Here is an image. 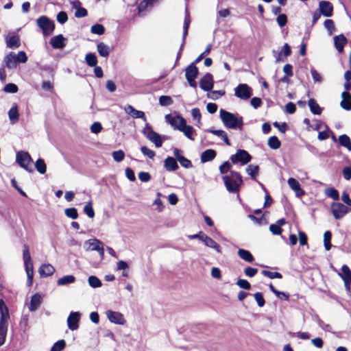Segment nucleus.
Instances as JSON below:
<instances>
[{
    "label": "nucleus",
    "instance_id": "30",
    "mask_svg": "<svg viewBox=\"0 0 351 351\" xmlns=\"http://www.w3.org/2000/svg\"><path fill=\"white\" fill-rule=\"evenodd\" d=\"M203 242L204 244L212 249H214L217 253H221V247L219 244H217L213 239L206 235L205 237H203Z\"/></svg>",
    "mask_w": 351,
    "mask_h": 351
},
{
    "label": "nucleus",
    "instance_id": "20",
    "mask_svg": "<svg viewBox=\"0 0 351 351\" xmlns=\"http://www.w3.org/2000/svg\"><path fill=\"white\" fill-rule=\"evenodd\" d=\"M55 272V268L49 263L43 264L38 269V273L41 277H48Z\"/></svg>",
    "mask_w": 351,
    "mask_h": 351
},
{
    "label": "nucleus",
    "instance_id": "31",
    "mask_svg": "<svg viewBox=\"0 0 351 351\" xmlns=\"http://www.w3.org/2000/svg\"><path fill=\"white\" fill-rule=\"evenodd\" d=\"M346 285L351 284V271L347 265H343L341 268V272L339 274Z\"/></svg>",
    "mask_w": 351,
    "mask_h": 351
},
{
    "label": "nucleus",
    "instance_id": "61",
    "mask_svg": "<svg viewBox=\"0 0 351 351\" xmlns=\"http://www.w3.org/2000/svg\"><path fill=\"white\" fill-rule=\"evenodd\" d=\"M128 265L125 261H120L117 263V269L119 270H123V276H126L127 272L125 270L128 269Z\"/></svg>",
    "mask_w": 351,
    "mask_h": 351
},
{
    "label": "nucleus",
    "instance_id": "33",
    "mask_svg": "<svg viewBox=\"0 0 351 351\" xmlns=\"http://www.w3.org/2000/svg\"><path fill=\"white\" fill-rule=\"evenodd\" d=\"M208 132L219 137H221L223 138L226 145H230L228 135L225 131L222 130H208Z\"/></svg>",
    "mask_w": 351,
    "mask_h": 351
},
{
    "label": "nucleus",
    "instance_id": "16",
    "mask_svg": "<svg viewBox=\"0 0 351 351\" xmlns=\"http://www.w3.org/2000/svg\"><path fill=\"white\" fill-rule=\"evenodd\" d=\"M125 113L130 114L134 119H141L144 121H146V117L144 112L136 110L131 105H127L124 108Z\"/></svg>",
    "mask_w": 351,
    "mask_h": 351
},
{
    "label": "nucleus",
    "instance_id": "17",
    "mask_svg": "<svg viewBox=\"0 0 351 351\" xmlns=\"http://www.w3.org/2000/svg\"><path fill=\"white\" fill-rule=\"evenodd\" d=\"M200 88L205 90L209 91L213 87V79L210 73H206L203 76L199 82Z\"/></svg>",
    "mask_w": 351,
    "mask_h": 351
},
{
    "label": "nucleus",
    "instance_id": "35",
    "mask_svg": "<svg viewBox=\"0 0 351 351\" xmlns=\"http://www.w3.org/2000/svg\"><path fill=\"white\" fill-rule=\"evenodd\" d=\"M99 54L102 57H107L110 53L109 47L104 43H99L97 45Z\"/></svg>",
    "mask_w": 351,
    "mask_h": 351
},
{
    "label": "nucleus",
    "instance_id": "54",
    "mask_svg": "<svg viewBox=\"0 0 351 351\" xmlns=\"http://www.w3.org/2000/svg\"><path fill=\"white\" fill-rule=\"evenodd\" d=\"M326 194L328 197L332 198L334 200H338L339 198V195L338 191L333 188H330V189H326Z\"/></svg>",
    "mask_w": 351,
    "mask_h": 351
},
{
    "label": "nucleus",
    "instance_id": "14",
    "mask_svg": "<svg viewBox=\"0 0 351 351\" xmlns=\"http://www.w3.org/2000/svg\"><path fill=\"white\" fill-rule=\"evenodd\" d=\"M80 313L79 312H71L67 318L68 328L71 330H75L79 328Z\"/></svg>",
    "mask_w": 351,
    "mask_h": 351
},
{
    "label": "nucleus",
    "instance_id": "43",
    "mask_svg": "<svg viewBox=\"0 0 351 351\" xmlns=\"http://www.w3.org/2000/svg\"><path fill=\"white\" fill-rule=\"evenodd\" d=\"M35 167H36L37 171L40 173L44 174L46 172V169H47L46 165L45 163V161L43 159H41V158L38 159L36 161Z\"/></svg>",
    "mask_w": 351,
    "mask_h": 351
},
{
    "label": "nucleus",
    "instance_id": "23",
    "mask_svg": "<svg viewBox=\"0 0 351 351\" xmlns=\"http://www.w3.org/2000/svg\"><path fill=\"white\" fill-rule=\"evenodd\" d=\"M347 41V38L343 34L334 37L335 47L339 53L343 51V47L346 45Z\"/></svg>",
    "mask_w": 351,
    "mask_h": 351
},
{
    "label": "nucleus",
    "instance_id": "34",
    "mask_svg": "<svg viewBox=\"0 0 351 351\" xmlns=\"http://www.w3.org/2000/svg\"><path fill=\"white\" fill-rule=\"evenodd\" d=\"M238 255L241 259H243V261H245L248 263H251L254 261L253 256L247 250H245L243 249H239L238 250Z\"/></svg>",
    "mask_w": 351,
    "mask_h": 351
},
{
    "label": "nucleus",
    "instance_id": "29",
    "mask_svg": "<svg viewBox=\"0 0 351 351\" xmlns=\"http://www.w3.org/2000/svg\"><path fill=\"white\" fill-rule=\"evenodd\" d=\"M165 168L169 171H173L178 169L176 160L172 157H167L164 161Z\"/></svg>",
    "mask_w": 351,
    "mask_h": 351
},
{
    "label": "nucleus",
    "instance_id": "40",
    "mask_svg": "<svg viewBox=\"0 0 351 351\" xmlns=\"http://www.w3.org/2000/svg\"><path fill=\"white\" fill-rule=\"evenodd\" d=\"M191 116H192L193 119L196 121V122H197L196 125L198 128H200V126L202 125V121H201L202 115H201L199 110L197 108H193L191 110Z\"/></svg>",
    "mask_w": 351,
    "mask_h": 351
},
{
    "label": "nucleus",
    "instance_id": "11",
    "mask_svg": "<svg viewBox=\"0 0 351 351\" xmlns=\"http://www.w3.org/2000/svg\"><path fill=\"white\" fill-rule=\"evenodd\" d=\"M251 156L243 149H239L234 155L230 158L233 163L241 162L242 165H245L251 160Z\"/></svg>",
    "mask_w": 351,
    "mask_h": 351
},
{
    "label": "nucleus",
    "instance_id": "50",
    "mask_svg": "<svg viewBox=\"0 0 351 351\" xmlns=\"http://www.w3.org/2000/svg\"><path fill=\"white\" fill-rule=\"evenodd\" d=\"M65 215L66 217L71 218L73 219H75L78 217L77 210L75 208H69L65 209Z\"/></svg>",
    "mask_w": 351,
    "mask_h": 351
},
{
    "label": "nucleus",
    "instance_id": "37",
    "mask_svg": "<svg viewBox=\"0 0 351 351\" xmlns=\"http://www.w3.org/2000/svg\"><path fill=\"white\" fill-rule=\"evenodd\" d=\"M85 61L89 66H95L98 62L97 56L92 53L86 55Z\"/></svg>",
    "mask_w": 351,
    "mask_h": 351
},
{
    "label": "nucleus",
    "instance_id": "42",
    "mask_svg": "<svg viewBox=\"0 0 351 351\" xmlns=\"http://www.w3.org/2000/svg\"><path fill=\"white\" fill-rule=\"evenodd\" d=\"M75 282V277L72 275H68L60 278L58 280V285H64L66 284H71Z\"/></svg>",
    "mask_w": 351,
    "mask_h": 351
},
{
    "label": "nucleus",
    "instance_id": "41",
    "mask_svg": "<svg viewBox=\"0 0 351 351\" xmlns=\"http://www.w3.org/2000/svg\"><path fill=\"white\" fill-rule=\"evenodd\" d=\"M280 141L276 136H271L268 139V145L273 149H277L280 147Z\"/></svg>",
    "mask_w": 351,
    "mask_h": 351
},
{
    "label": "nucleus",
    "instance_id": "18",
    "mask_svg": "<svg viewBox=\"0 0 351 351\" xmlns=\"http://www.w3.org/2000/svg\"><path fill=\"white\" fill-rule=\"evenodd\" d=\"M320 13L326 17L331 16L332 14V5L326 1H322L319 3Z\"/></svg>",
    "mask_w": 351,
    "mask_h": 351
},
{
    "label": "nucleus",
    "instance_id": "5",
    "mask_svg": "<svg viewBox=\"0 0 351 351\" xmlns=\"http://www.w3.org/2000/svg\"><path fill=\"white\" fill-rule=\"evenodd\" d=\"M143 135L156 147H160L162 145L163 141L161 136L154 132L149 123H145V127L142 130Z\"/></svg>",
    "mask_w": 351,
    "mask_h": 351
},
{
    "label": "nucleus",
    "instance_id": "9",
    "mask_svg": "<svg viewBox=\"0 0 351 351\" xmlns=\"http://www.w3.org/2000/svg\"><path fill=\"white\" fill-rule=\"evenodd\" d=\"M332 213L336 219L343 217L350 210L345 205L339 202H334L331 204Z\"/></svg>",
    "mask_w": 351,
    "mask_h": 351
},
{
    "label": "nucleus",
    "instance_id": "44",
    "mask_svg": "<svg viewBox=\"0 0 351 351\" xmlns=\"http://www.w3.org/2000/svg\"><path fill=\"white\" fill-rule=\"evenodd\" d=\"M225 93H226V92L223 90H213V91H210V92L208 93L207 97L209 99L216 100V99H219L220 97L224 95Z\"/></svg>",
    "mask_w": 351,
    "mask_h": 351
},
{
    "label": "nucleus",
    "instance_id": "52",
    "mask_svg": "<svg viewBox=\"0 0 351 351\" xmlns=\"http://www.w3.org/2000/svg\"><path fill=\"white\" fill-rule=\"evenodd\" d=\"M270 289H271V291L276 293V296L281 299V300H288L289 298V294L287 293H285V292H281V291H278L277 290L275 289V287H269Z\"/></svg>",
    "mask_w": 351,
    "mask_h": 351
},
{
    "label": "nucleus",
    "instance_id": "28",
    "mask_svg": "<svg viewBox=\"0 0 351 351\" xmlns=\"http://www.w3.org/2000/svg\"><path fill=\"white\" fill-rule=\"evenodd\" d=\"M8 117L12 124L16 123L19 120V114L16 104H13L8 111Z\"/></svg>",
    "mask_w": 351,
    "mask_h": 351
},
{
    "label": "nucleus",
    "instance_id": "25",
    "mask_svg": "<svg viewBox=\"0 0 351 351\" xmlns=\"http://www.w3.org/2000/svg\"><path fill=\"white\" fill-rule=\"evenodd\" d=\"M4 62L8 69H15L17 66L18 62L15 57V53L13 52H10L5 56Z\"/></svg>",
    "mask_w": 351,
    "mask_h": 351
},
{
    "label": "nucleus",
    "instance_id": "8",
    "mask_svg": "<svg viewBox=\"0 0 351 351\" xmlns=\"http://www.w3.org/2000/svg\"><path fill=\"white\" fill-rule=\"evenodd\" d=\"M234 95L241 99L247 100L252 95V89L246 84H240L234 88Z\"/></svg>",
    "mask_w": 351,
    "mask_h": 351
},
{
    "label": "nucleus",
    "instance_id": "22",
    "mask_svg": "<svg viewBox=\"0 0 351 351\" xmlns=\"http://www.w3.org/2000/svg\"><path fill=\"white\" fill-rule=\"evenodd\" d=\"M66 38L62 35L59 34L51 38L50 44L54 49H62L65 46Z\"/></svg>",
    "mask_w": 351,
    "mask_h": 351
},
{
    "label": "nucleus",
    "instance_id": "64",
    "mask_svg": "<svg viewBox=\"0 0 351 351\" xmlns=\"http://www.w3.org/2000/svg\"><path fill=\"white\" fill-rule=\"evenodd\" d=\"M311 73L315 82L321 83L322 82V77L316 70L311 69Z\"/></svg>",
    "mask_w": 351,
    "mask_h": 351
},
{
    "label": "nucleus",
    "instance_id": "32",
    "mask_svg": "<svg viewBox=\"0 0 351 351\" xmlns=\"http://www.w3.org/2000/svg\"><path fill=\"white\" fill-rule=\"evenodd\" d=\"M216 156V152L213 149H207L202 152L201 155V161L206 162L213 160Z\"/></svg>",
    "mask_w": 351,
    "mask_h": 351
},
{
    "label": "nucleus",
    "instance_id": "13",
    "mask_svg": "<svg viewBox=\"0 0 351 351\" xmlns=\"http://www.w3.org/2000/svg\"><path fill=\"white\" fill-rule=\"evenodd\" d=\"M106 316L110 322L116 324L123 325L125 322L123 314L119 312L108 310L106 312Z\"/></svg>",
    "mask_w": 351,
    "mask_h": 351
},
{
    "label": "nucleus",
    "instance_id": "56",
    "mask_svg": "<svg viewBox=\"0 0 351 351\" xmlns=\"http://www.w3.org/2000/svg\"><path fill=\"white\" fill-rule=\"evenodd\" d=\"M15 57L17 62L25 63L27 61V56L23 51H19L16 54L15 53Z\"/></svg>",
    "mask_w": 351,
    "mask_h": 351
},
{
    "label": "nucleus",
    "instance_id": "12",
    "mask_svg": "<svg viewBox=\"0 0 351 351\" xmlns=\"http://www.w3.org/2000/svg\"><path fill=\"white\" fill-rule=\"evenodd\" d=\"M165 120L174 128L180 130L184 124L186 123V120L181 116L177 115L172 117L170 114L165 116Z\"/></svg>",
    "mask_w": 351,
    "mask_h": 351
},
{
    "label": "nucleus",
    "instance_id": "45",
    "mask_svg": "<svg viewBox=\"0 0 351 351\" xmlns=\"http://www.w3.org/2000/svg\"><path fill=\"white\" fill-rule=\"evenodd\" d=\"M332 234L330 231H326L324 234V244L325 249L328 251L331 248L330 240Z\"/></svg>",
    "mask_w": 351,
    "mask_h": 351
},
{
    "label": "nucleus",
    "instance_id": "46",
    "mask_svg": "<svg viewBox=\"0 0 351 351\" xmlns=\"http://www.w3.org/2000/svg\"><path fill=\"white\" fill-rule=\"evenodd\" d=\"M246 171L249 176H250L253 179H255L256 176L258 172V166L250 165L247 167Z\"/></svg>",
    "mask_w": 351,
    "mask_h": 351
},
{
    "label": "nucleus",
    "instance_id": "57",
    "mask_svg": "<svg viewBox=\"0 0 351 351\" xmlns=\"http://www.w3.org/2000/svg\"><path fill=\"white\" fill-rule=\"evenodd\" d=\"M3 90L8 93H16L18 91V87L16 84L10 83L4 86Z\"/></svg>",
    "mask_w": 351,
    "mask_h": 351
},
{
    "label": "nucleus",
    "instance_id": "26",
    "mask_svg": "<svg viewBox=\"0 0 351 351\" xmlns=\"http://www.w3.org/2000/svg\"><path fill=\"white\" fill-rule=\"evenodd\" d=\"M180 132H182L184 135L189 140L194 141V134H195V130L189 125H187L186 123L184 124V125L180 128Z\"/></svg>",
    "mask_w": 351,
    "mask_h": 351
},
{
    "label": "nucleus",
    "instance_id": "7",
    "mask_svg": "<svg viewBox=\"0 0 351 351\" xmlns=\"http://www.w3.org/2000/svg\"><path fill=\"white\" fill-rule=\"evenodd\" d=\"M36 22L45 36H49L53 32L55 28L54 23L47 16H43L39 17Z\"/></svg>",
    "mask_w": 351,
    "mask_h": 351
},
{
    "label": "nucleus",
    "instance_id": "48",
    "mask_svg": "<svg viewBox=\"0 0 351 351\" xmlns=\"http://www.w3.org/2000/svg\"><path fill=\"white\" fill-rule=\"evenodd\" d=\"M66 346V342L64 339H61L56 342L51 348V351H61Z\"/></svg>",
    "mask_w": 351,
    "mask_h": 351
},
{
    "label": "nucleus",
    "instance_id": "55",
    "mask_svg": "<svg viewBox=\"0 0 351 351\" xmlns=\"http://www.w3.org/2000/svg\"><path fill=\"white\" fill-rule=\"evenodd\" d=\"M113 159L117 162H121L124 159L125 154L122 150L114 151L112 154Z\"/></svg>",
    "mask_w": 351,
    "mask_h": 351
},
{
    "label": "nucleus",
    "instance_id": "36",
    "mask_svg": "<svg viewBox=\"0 0 351 351\" xmlns=\"http://www.w3.org/2000/svg\"><path fill=\"white\" fill-rule=\"evenodd\" d=\"M339 143L348 151H351V141L348 136L342 134L339 137Z\"/></svg>",
    "mask_w": 351,
    "mask_h": 351
},
{
    "label": "nucleus",
    "instance_id": "39",
    "mask_svg": "<svg viewBox=\"0 0 351 351\" xmlns=\"http://www.w3.org/2000/svg\"><path fill=\"white\" fill-rule=\"evenodd\" d=\"M84 212L90 219H93L95 217V211L93 208L92 201H89L86 204L84 207Z\"/></svg>",
    "mask_w": 351,
    "mask_h": 351
},
{
    "label": "nucleus",
    "instance_id": "10",
    "mask_svg": "<svg viewBox=\"0 0 351 351\" xmlns=\"http://www.w3.org/2000/svg\"><path fill=\"white\" fill-rule=\"evenodd\" d=\"M198 75L197 67L195 65V63L191 64L185 71L186 78L189 85L193 88L196 87L197 83L195 79Z\"/></svg>",
    "mask_w": 351,
    "mask_h": 351
},
{
    "label": "nucleus",
    "instance_id": "51",
    "mask_svg": "<svg viewBox=\"0 0 351 351\" xmlns=\"http://www.w3.org/2000/svg\"><path fill=\"white\" fill-rule=\"evenodd\" d=\"M141 151L143 155L147 156L149 159H154L155 157V152L146 146L141 147Z\"/></svg>",
    "mask_w": 351,
    "mask_h": 351
},
{
    "label": "nucleus",
    "instance_id": "63",
    "mask_svg": "<svg viewBox=\"0 0 351 351\" xmlns=\"http://www.w3.org/2000/svg\"><path fill=\"white\" fill-rule=\"evenodd\" d=\"M269 230L275 235H280L282 233V228L276 223L270 225Z\"/></svg>",
    "mask_w": 351,
    "mask_h": 351
},
{
    "label": "nucleus",
    "instance_id": "24",
    "mask_svg": "<svg viewBox=\"0 0 351 351\" xmlns=\"http://www.w3.org/2000/svg\"><path fill=\"white\" fill-rule=\"evenodd\" d=\"M342 100L340 102V106L342 108L346 110H351V95L347 92L344 91L341 93Z\"/></svg>",
    "mask_w": 351,
    "mask_h": 351
},
{
    "label": "nucleus",
    "instance_id": "21",
    "mask_svg": "<svg viewBox=\"0 0 351 351\" xmlns=\"http://www.w3.org/2000/svg\"><path fill=\"white\" fill-rule=\"evenodd\" d=\"M102 245V243L97 239H90L86 241L84 243V248L86 251H97V249Z\"/></svg>",
    "mask_w": 351,
    "mask_h": 351
},
{
    "label": "nucleus",
    "instance_id": "27",
    "mask_svg": "<svg viewBox=\"0 0 351 351\" xmlns=\"http://www.w3.org/2000/svg\"><path fill=\"white\" fill-rule=\"evenodd\" d=\"M42 301V298L40 294L35 293L32 296L30 304L29 306V309L31 311H36L40 305Z\"/></svg>",
    "mask_w": 351,
    "mask_h": 351
},
{
    "label": "nucleus",
    "instance_id": "4",
    "mask_svg": "<svg viewBox=\"0 0 351 351\" xmlns=\"http://www.w3.org/2000/svg\"><path fill=\"white\" fill-rule=\"evenodd\" d=\"M23 259L27 277V284L31 285L32 283V278L34 274V265L29 253V247L27 245H23Z\"/></svg>",
    "mask_w": 351,
    "mask_h": 351
},
{
    "label": "nucleus",
    "instance_id": "15",
    "mask_svg": "<svg viewBox=\"0 0 351 351\" xmlns=\"http://www.w3.org/2000/svg\"><path fill=\"white\" fill-rule=\"evenodd\" d=\"M6 46L10 49H16L20 47V38L16 34H9L5 37Z\"/></svg>",
    "mask_w": 351,
    "mask_h": 351
},
{
    "label": "nucleus",
    "instance_id": "53",
    "mask_svg": "<svg viewBox=\"0 0 351 351\" xmlns=\"http://www.w3.org/2000/svg\"><path fill=\"white\" fill-rule=\"evenodd\" d=\"M90 31L93 34L101 35L104 33V27L102 25L96 24L91 27Z\"/></svg>",
    "mask_w": 351,
    "mask_h": 351
},
{
    "label": "nucleus",
    "instance_id": "1",
    "mask_svg": "<svg viewBox=\"0 0 351 351\" xmlns=\"http://www.w3.org/2000/svg\"><path fill=\"white\" fill-rule=\"evenodd\" d=\"M220 119L224 126L229 129L242 130L243 125V117L238 114H233L223 109L219 111Z\"/></svg>",
    "mask_w": 351,
    "mask_h": 351
},
{
    "label": "nucleus",
    "instance_id": "19",
    "mask_svg": "<svg viewBox=\"0 0 351 351\" xmlns=\"http://www.w3.org/2000/svg\"><path fill=\"white\" fill-rule=\"evenodd\" d=\"M287 182L297 197H301L304 194V190L300 187V183L295 179L290 178L288 179Z\"/></svg>",
    "mask_w": 351,
    "mask_h": 351
},
{
    "label": "nucleus",
    "instance_id": "59",
    "mask_svg": "<svg viewBox=\"0 0 351 351\" xmlns=\"http://www.w3.org/2000/svg\"><path fill=\"white\" fill-rule=\"evenodd\" d=\"M324 27H326V29L329 32V34L331 35L333 32L335 31V25H334V23L332 20L330 19H327L325 22H324Z\"/></svg>",
    "mask_w": 351,
    "mask_h": 351
},
{
    "label": "nucleus",
    "instance_id": "60",
    "mask_svg": "<svg viewBox=\"0 0 351 351\" xmlns=\"http://www.w3.org/2000/svg\"><path fill=\"white\" fill-rule=\"evenodd\" d=\"M157 195H158V197L156 198L155 200L154 201V204L156 206V210H158V212H161L164 207L163 203L160 198V193H158Z\"/></svg>",
    "mask_w": 351,
    "mask_h": 351
},
{
    "label": "nucleus",
    "instance_id": "3",
    "mask_svg": "<svg viewBox=\"0 0 351 351\" xmlns=\"http://www.w3.org/2000/svg\"><path fill=\"white\" fill-rule=\"evenodd\" d=\"M223 180L226 189L231 193L238 192L243 182L241 175L234 171H231L230 175L223 176Z\"/></svg>",
    "mask_w": 351,
    "mask_h": 351
},
{
    "label": "nucleus",
    "instance_id": "47",
    "mask_svg": "<svg viewBox=\"0 0 351 351\" xmlns=\"http://www.w3.org/2000/svg\"><path fill=\"white\" fill-rule=\"evenodd\" d=\"M190 22H191V21H190L189 14L188 11H186V16L184 18V27H183V39L184 40L188 34V29H189V27L190 25Z\"/></svg>",
    "mask_w": 351,
    "mask_h": 351
},
{
    "label": "nucleus",
    "instance_id": "62",
    "mask_svg": "<svg viewBox=\"0 0 351 351\" xmlns=\"http://www.w3.org/2000/svg\"><path fill=\"white\" fill-rule=\"evenodd\" d=\"M102 130L101 124L99 122H94L90 126V131L94 134L99 133Z\"/></svg>",
    "mask_w": 351,
    "mask_h": 351
},
{
    "label": "nucleus",
    "instance_id": "2",
    "mask_svg": "<svg viewBox=\"0 0 351 351\" xmlns=\"http://www.w3.org/2000/svg\"><path fill=\"white\" fill-rule=\"evenodd\" d=\"M0 346H1L5 341L10 319L8 308L2 299H0Z\"/></svg>",
    "mask_w": 351,
    "mask_h": 351
},
{
    "label": "nucleus",
    "instance_id": "38",
    "mask_svg": "<svg viewBox=\"0 0 351 351\" xmlns=\"http://www.w3.org/2000/svg\"><path fill=\"white\" fill-rule=\"evenodd\" d=\"M308 106L311 111L315 114H319L322 112V109L317 102L313 99H311L308 101Z\"/></svg>",
    "mask_w": 351,
    "mask_h": 351
},
{
    "label": "nucleus",
    "instance_id": "49",
    "mask_svg": "<svg viewBox=\"0 0 351 351\" xmlns=\"http://www.w3.org/2000/svg\"><path fill=\"white\" fill-rule=\"evenodd\" d=\"M159 104L162 106H167L173 104V100L169 96L162 95L159 98Z\"/></svg>",
    "mask_w": 351,
    "mask_h": 351
},
{
    "label": "nucleus",
    "instance_id": "6",
    "mask_svg": "<svg viewBox=\"0 0 351 351\" xmlns=\"http://www.w3.org/2000/svg\"><path fill=\"white\" fill-rule=\"evenodd\" d=\"M16 160L23 169L29 172L32 171V164L33 160L27 152L23 151L19 152L16 156Z\"/></svg>",
    "mask_w": 351,
    "mask_h": 351
},
{
    "label": "nucleus",
    "instance_id": "58",
    "mask_svg": "<svg viewBox=\"0 0 351 351\" xmlns=\"http://www.w3.org/2000/svg\"><path fill=\"white\" fill-rule=\"evenodd\" d=\"M254 298H255L258 306L263 307L265 305V301L263 295L261 293H260V292L256 293L254 294Z\"/></svg>",
    "mask_w": 351,
    "mask_h": 351
}]
</instances>
